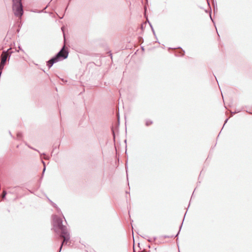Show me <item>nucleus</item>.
Here are the masks:
<instances>
[{"instance_id":"obj_1","label":"nucleus","mask_w":252,"mask_h":252,"mask_svg":"<svg viewBox=\"0 0 252 252\" xmlns=\"http://www.w3.org/2000/svg\"><path fill=\"white\" fill-rule=\"evenodd\" d=\"M53 222L54 226H57L62 231L61 237L63 238V241L60 247V252L61 251L63 245L66 244L70 239L69 234L68 233L65 226L62 224V220L57 216L53 217Z\"/></svg>"},{"instance_id":"obj_2","label":"nucleus","mask_w":252,"mask_h":252,"mask_svg":"<svg viewBox=\"0 0 252 252\" xmlns=\"http://www.w3.org/2000/svg\"><path fill=\"white\" fill-rule=\"evenodd\" d=\"M63 49L64 48L63 47L55 57L52 58L47 62V65L49 68H50L54 63L67 58L68 52L64 51Z\"/></svg>"},{"instance_id":"obj_3","label":"nucleus","mask_w":252,"mask_h":252,"mask_svg":"<svg viewBox=\"0 0 252 252\" xmlns=\"http://www.w3.org/2000/svg\"><path fill=\"white\" fill-rule=\"evenodd\" d=\"M13 10L15 16L21 17L23 14L21 0H13Z\"/></svg>"},{"instance_id":"obj_4","label":"nucleus","mask_w":252,"mask_h":252,"mask_svg":"<svg viewBox=\"0 0 252 252\" xmlns=\"http://www.w3.org/2000/svg\"><path fill=\"white\" fill-rule=\"evenodd\" d=\"M8 50H9V49L6 52H2L1 56V62H0L1 63H4V64L5 63V62H6L7 57L8 56V53H7Z\"/></svg>"},{"instance_id":"obj_5","label":"nucleus","mask_w":252,"mask_h":252,"mask_svg":"<svg viewBox=\"0 0 252 252\" xmlns=\"http://www.w3.org/2000/svg\"><path fill=\"white\" fill-rule=\"evenodd\" d=\"M152 124V122L151 121H147L146 122V126H148Z\"/></svg>"},{"instance_id":"obj_6","label":"nucleus","mask_w":252,"mask_h":252,"mask_svg":"<svg viewBox=\"0 0 252 252\" xmlns=\"http://www.w3.org/2000/svg\"><path fill=\"white\" fill-rule=\"evenodd\" d=\"M6 194V192L5 191H3V193H2V198H5Z\"/></svg>"},{"instance_id":"obj_7","label":"nucleus","mask_w":252,"mask_h":252,"mask_svg":"<svg viewBox=\"0 0 252 252\" xmlns=\"http://www.w3.org/2000/svg\"><path fill=\"white\" fill-rule=\"evenodd\" d=\"M43 163L44 164V166H45V163L43 161ZM45 171V166L44 167V168H43V173H44Z\"/></svg>"}]
</instances>
